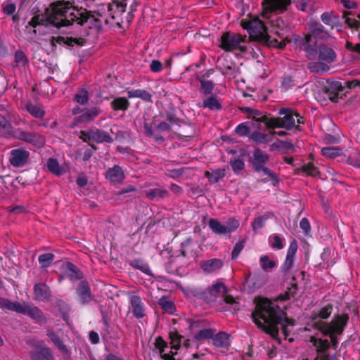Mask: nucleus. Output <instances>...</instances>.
<instances>
[{"label": "nucleus", "instance_id": "1", "mask_svg": "<svg viewBox=\"0 0 360 360\" xmlns=\"http://www.w3.org/2000/svg\"><path fill=\"white\" fill-rule=\"evenodd\" d=\"M115 8L120 13L124 11L122 4H103L92 13L82 8L78 9L69 1H57L51 4V12L48 20L57 27L68 26L76 22L90 29L98 30L102 26V18H115Z\"/></svg>", "mask_w": 360, "mask_h": 360}, {"label": "nucleus", "instance_id": "2", "mask_svg": "<svg viewBox=\"0 0 360 360\" xmlns=\"http://www.w3.org/2000/svg\"><path fill=\"white\" fill-rule=\"evenodd\" d=\"M253 322L266 333L275 338L279 329L285 336L289 335V327L294 326V321L286 317L285 313L274 302L266 299L259 300L252 313Z\"/></svg>", "mask_w": 360, "mask_h": 360}, {"label": "nucleus", "instance_id": "3", "mask_svg": "<svg viewBox=\"0 0 360 360\" xmlns=\"http://www.w3.org/2000/svg\"><path fill=\"white\" fill-rule=\"evenodd\" d=\"M243 27L247 30L251 37L257 40L264 41L270 46L283 49L286 45V42L284 40L281 41H278L276 39L271 40L267 32V26L264 22L259 18L243 22Z\"/></svg>", "mask_w": 360, "mask_h": 360}, {"label": "nucleus", "instance_id": "4", "mask_svg": "<svg viewBox=\"0 0 360 360\" xmlns=\"http://www.w3.org/2000/svg\"><path fill=\"white\" fill-rule=\"evenodd\" d=\"M279 115L283 116L273 117L270 129L283 128L287 131L300 130V124L304 123V118L297 110L292 108H281L279 110Z\"/></svg>", "mask_w": 360, "mask_h": 360}, {"label": "nucleus", "instance_id": "5", "mask_svg": "<svg viewBox=\"0 0 360 360\" xmlns=\"http://www.w3.org/2000/svg\"><path fill=\"white\" fill-rule=\"evenodd\" d=\"M169 338L171 340V350L166 352V349L168 348L167 342L160 336L155 338L154 346L155 352L159 354L163 360H176L174 356L176 352H174L172 349L177 350L181 344V340L184 338L179 335L176 332H170Z\"/></svg>", "mask_w": 360, "mask_h": 360}, {"label": "nucleus", "instance_id": "6", "mask_svg": "<svg viewBox=\"0 0 360 360\" xmlns=\"http://www.w3.org/2000/svg\"><path fill=\"white\" fill-rule=\"evenodd\" d=\"M246 37L233 32H224L219 39V46L227 52L238 51L240 53L247 52L245 45Z\"/></svg>", "mask_w": 360, "mask_h": 360}, {"label": "nucleus", "instance_id": "7", "mask_svg": "<svg viewBox=\"0 0 360 360\" xmlns=\"http://www.w3.org/2000/svg\"><path fill=\"white\" fill-rule=\"evenodd\" d=\"M270 155L266 152L259 148H255L252 151V156L251 158V163L252 168L255 172H262L264 174L268 175L270 179L276 183L278 179L275 172L266 167V163L269 161Z\"/></svg>", "mask_w": 360, "mask_h": 360}, {"label": "nucleus", "instance_id": "8", "mask_svg": "<svg viewBox=\"0 0 360 360\" xmlns=\"http://www.w3.org/2000/svg\"><path fill=\"white\" fill-rule=\"evenodd\" d=\"M13 137L30 143L37 148H42L46 143L45 138L42 135L25 131L21 128H17L13 131Z\"/></svg>", "mask_w": 360, "mask_h": 360}, {"label": "nucleus", "instance_id": "9", "mask_svg": "<svg viewBox=\"0 0 360 360\" xmlns=\"http://www.w3.org/2000/svg\"><path fill=\"white\" fill-rule=\"evenodd\" d=\"M348 319L347 314L337 315L329 323L321 322L320 330L323 334L340 335L344 331Z\"/></svg>", "mask_w": 360, "mask_h": 360}, {"label": "nucleus", "instance_id": "10", "mask_svg": "<svg viewBox=\"0 0 360 360\" xmlns=\"http://www.w3.org/2000/svg\"><path fill=\"white\" fill-rule=\"evenodd\" d=\"M290 3L291 0H264L262 16L264 19H269V15L273 12L282 13L286 11Z\"/></svg>", "mask_w": 360, "mask_h": 360}, {"label": "nucleus", "instance_id": "11", "mask_svg": "<svg viewBox=\"0 0 360 360\" xmlns=\"http://www.w3.org/2000/svg\"><path fill=\"white\" fill-rule=\"evenodd\" d=\"M295 44L297 48L304 51L307 56L310 58H314L317 53L316 41L313 39L311 34H304L298 36L295 39Z\"/></svg>", "mask_w": 360, "mask_h": 360}, {"label": "nucleus", "instance_id": "12", "mask_svg": "<svg viewBox=\"0 0 360 360\" xmlns=\"http://www.w3.org/2000/svg\"><path fill=\"white\" fill-rule=\"evenodd\" d=\"M18 313L28 316L34 320L35 323L39 324L46 322V318L44 312L39 307L32 304L20 303Z\"/></svg>", "mask_w": 360, "mask_h": 360}, {"label": "nucleus", "instance_id": "13", "mask_svg": "<svg viewBox=\"0 0 360 360\" xmlns=\"http://www.w3.org/2000/svg\"><path fill=\"white\" fill-rule=\"evenodd\" d=\"M310 342L316 347L318 353L314 360H336L335 356H330L326 354V352L330 347V342L327 339L317 338L311 337Z\"/></svg>", "mask_w": 360, "mask_h": 360}, {"label": "nucleus", "instance_id": "14", "mask_svg": "<svg viewBox=\"0 0 360 360\" xmlns=\"http://www.w3.org/2000/svg\"><path fill=\"white\" fill-rule=\"evenodd\" d=\"M32 360H54L50 348L43 343L35 345L30 352Z\"/></svg>", "mask_w": 360, "mask_h": 360}, {"label": "nucleus", "instance_id": "15", "mask_svg": "<svg viewBox=\"0 0 360 360\" xmlns=\"http://www.w3.org/2000/svg\"><path fill=\"white\" fill-rule=\"evenodd\" d=\"M30 155V152L24 148L13 149L10 153L9 161L13 167H21L28 162Z\"/></svg>", "mask_w": 360, "mask_h": 360}, {"label": "nucleus", "instance_id": "16", "mask_svg": "<svg viewBox=\"0 0 360 360\" xmlns=\"http://www.w3.org/2000/svg\"><path fill=\"white\" fill-rule=\"evenodd\" d=\"M129 308L134 316L138 319L146 316V306L140 296L133 294L129 297Z\"/></svg>", "mask_w": 360, "mask_h": 360}, {"label": "nucleus", "instance_id": "17", "mask_svg": "<svg viewBox=\"0 0 360 360\" xmlns=\"http://www.w3.org/2000/svg\"><path fill=\"white\" fill-rule=\"evenodd\" d=\"M307 26L309 34H311L313 39L326 40L328 38V32L319 22L311 20L307 22Z\"/></svg>", "mask_w": 360, "mask_h": 360}, {"label": "nucleus", "instance_id": "18", "mask_svg": "<svg viewBox=\"0 0 360 360\" xmlns=\"http://www.w3.org/2000/svg\"><path fill=\"white\" fill-rule=\"evenodd\" d=\"M248 118L252 119V121L250 123L257 129H259L260 123H264L266 129H271L273 117L270 115H262L261 111L253 109L251 116H249Z\"/></svg>", "mask_w": 360, "mask_h": 360}, {"label": "nucleus", "instance_id": "19", "mask_svg": "<svg viewBox=\"0 0 360 360\" xmlns=\"http://www.w3.org/2000/svg\"><path fill=\"white\" fill-rule=\"evenodd\" d=\"M105 176L110 183L113 184H120L123 182L125 174L122 168L116 165L106 170Z\"/></svg>", "mask_w": 360, "mask_h": 360}, {"label": "nucleus", "instance_id": "20", "mask_svg": "<svg viewBox=\"0 0 360 360\" xmlns=\"http://www.w3.org/2000/svg\"><path fill=\"white\" fill-rule=\"evenodd\" d=\"M316 55H318V60L328 64L335 62L337 57L335 51L326 44H321L317 47Z\"/></svg>", "mask_w": 360, "mask_h": 360}, {"label": "nucleus", "instance_id": "21", "mask_svg": "<svg viewBox=\"0 0 360 360\" xmlns=\"http://www.w3.org/2000/svg\"><path fill=\"white\" fill-rule=\"evenodd\" d=\"M86 135L89 139L93 140L98 143H111L115 139L109 133L98 129H93L88 131Z\"/></svg>", "mask_w": 360, "mask_h": 360}, {"label": "nucleus", "instance_id": "22", "mask_svg": "<svg viewBox=\"0 0 360 360\" xmlns=\"http://www.w3.org/2000/svg\"><path fill=\"white\" fill-rule=\"evenodd\" d=\"M77 295L83 304L89 303L93 300V295L89 283L86 281H81L76 288Z\"/></svg>", "mask_w": 360, "mask_h": 360}, {"label": "nucleus", "instance_id": "23", "mask_svg": "<svg viewBox=\"0 0 360 360\" xmlns=\"http://www.w3.org/2000/svg\"><path fill=\"white\" fill-rule=\"evenodd\" d=\"M34 298L41 302L49 301L51 297L50 288L44 283H36L34 285Z\"/></svg>", "mask_w": 360, "mask_h": 360}, {"label": "nucleus", "instance_id": "24", "mask_svg": "<svg viewBox=\"0 0 360 360\" xmlns=\"http://www.w3.org/2000/svg\"><path fill=\"white\" fill-rule=\"evenodd\" d=\"M297 250V243L293 239L288 247L285 259L282 265L283 271H288L294 264V257Z\"/></svg>", "mask_w": 360, "mask_h": 360}, {"label": "nucleus", "instance_id": "25", "mask_svg": "<svg viewBox=\"0 0 360 360\" xmlns=\"http://www.w3.org/2000/svg\"><path fill=\"white\" fill-rule=\"evenodd\" d=\"M224 262L220 259L213 258L201 262L200 267L207 274L218 272L223 266Z\"/></svg>", "mask_w": 360, "mask_h": 360}, {"label": "nucleus", "instance_id": "26", "mask_svg": "<svg viewBox=\"0 0 360 360\" xmlns=\"http://www.w3.org/2000/svg\"><path fill=\"white\" fill-rule=\"evenodd\" d=\"M343 91V86L340 82L334 81L328 83L326 90V94L333 102H337L339 94Z\"/></svg>", "mask_w": 360, "mask_h": 360}, {"label": "nucleus", "instance_id": "27", "mask_svg": "<svg viewBox=\"0 0 360 360\" xmlns=\"http://www.w3.org/2000/svg\"><path fill=\"white\" fill-rule=\"evenodd\" d=\"M23 108L35 118L42 119L45 115V110L40 104L28 101L25 103Z\"/></svg>", "mask_w": 360, "mask_h": 360}, {"label": "nucleus", "instance_id": "28", "mask_svg": "<svg viewBox=\"0 0 360 360\" xmlns=\"http://www.w3.org/2000/svg\"><path fill=\"white\" fill-rule=\"evenodd\" d=\"M110 108L115 111H126L130 107V102L125 97H113L110 103Z\"/></svg>", "mask_w": 360, "mask_h": 360}, {"label": "nucleus", "instance_id": "29", "mask_svg": "<svg viewBox=\"0 0 360 360\" xmlns=\"http://www.w3.org/2000/svg\"><path fill=\"white\" fill-rule=\"evenodd\" d=\"M146 196L151 200H159L167 198L169 196V192L163 188L158 187L146 191Z\"/></svg>", "mask_w": 360, "mask_h": 360}, {"label": "nucleus", "instance_id": "30", "mask_svg": "<svg viewBox=\"0 0 360 360\" xmlns=\"http://www.w3.org/2000/svg\"><path fill=\"white\" fill-rule=\"evenodd\" d=\"M213 345L217 347L226 348L230 345V339L228 333L219 332L212 337Z\"/></svg>", "mask_w": 360, "mask_h": 360}, {"label": "nucleus", "instance_id": "31", "mask_svg": "<svg viewBox=\"0 0 360 360\" xmlns=\"http://www.w3.org/2000/svg\"><path fill=\"white\" fill-rule=\"evenodd\" d=\"M46 335L49 338L50 340L58 347V349L63 353H67L68 349L65 345L60 340V337L52 329L48 328L46 330Z\"/></svg>", "mask_w": 360, "mask_h": 360}, {"label": "nucleus", "instance_id": "32", "mask_svg": "<svg viewBox=\"0 0 360 360\" xmlns=\"http://www.w3.org/2000/svg\"><path fill=\"white\" fill-rule=\"evenodd\" d=\"M308 69L311 72L325 73L330 70V67L328 66V64L326 63V62L318 60V61H313L309 63Z\"/></svg>", "mask_w": 360, "mask_h": 360}, {"label": "nucleus", "instance_id": "33", "mask_svg": "<svg viewBox=\"0 0 360 360\" xmlns=\"http://www.w3.org/2000/svg\"><path fill=\"white\" fill-rule=\"evenodd\" d=\"M264 281L260 278H255V277H251V274H249L246 277L245 282L243 283L245 288L248 289L249 292H254L256 289L260 288Z\"/></svg>", "mask_w": 360, "mask_h": 360}, {"label": "nucleus", "instance_id": "34", "mask_svg": "<svg viewBox=\"0 0 360 360\" xmlns=\"http://www.w3.org/2000/svg\"><path fill=\"white\" fill-rule=\"evenodd\" d=\"M48 170L56 176H60L65 173L64 169L59 165L56 158H50L46 162Z\"/></svg>", "mask_w": 360, "mask_h": 360}, {"label": "nucleus", "instance_id": "35", "mask_svg": "<svg viewBox=\"0 0 360 360\" xmlns=\"http://www.w3.org/2000/svg\"><path fill=\"white\" fill-rule=\"evenodd\" d=\"M332 311L333 305L328 304L326 306L320 309L318 311H314L311 315V319L313 321H316L319 319H326L330 316Z\"/></svg>", "mask_w": 360, "mask_h": 360}, {"label": "nucleus", "instance_id": "36", "mask_svg": "<svg viewBox=\"0 0 360 360\" xmlns=\"http://www.w3.org/2000/svg\"><path fill=\"white\" fill-rule=\"evenodd\" d=\"M203 108H208L210 110H218L221 109V105L217 96H211L205 98L202 104Z\"/></svg>", "mask_w": 360, "mask_h": 360}, {"label": "nucleus", "instance_id": "37", "mask_svg": "<svg viewBox=\"0 0 360 360\" xmlns=\"http://www.w3.org/2000/svg\"><path fill=\"white\" fill-rule=\"evenodd\" d=\"M129 98H139L145 101H151L152 95L144 89H133L127 91Z\"/></svg>", "mask_w": 360, "mask_h": 360}, {"label": "nucleus", "instance_id": "38", "mask_svg": "<svg viewBox=\"0 0 360 360\" xmlns=\"http://www.w3.org/2000/svg\"><path fill=\"white\" fill-rule=\"evenodd\" d=\"M210 229L215 234L226 235L227 231L224 224L216 219H210L208 221Z\"/></svg>", "mask_w": 360, "mask_h": 360}, {"label": "nucleus", "instance_id": "39", "mask_svg": "<svg viewBox=\"0 0 360 360\" xmlns=\"http://www.w3.org/2000/svg\"><path fill=\"white\" fill-rule=\"evenodd\" d=\"M13 132L11 124L0 115V136L10 137Z\"/></svg>", "mask_w": 360, "mask_h": 360}, {"label": "nucleus", "instance_id": "40", "mask_svg": "<svg viewBox=\"0 0 360 360\" xmlns=\"http://www.w3.org/2000/svg\"><path fill=\"white\" fill-rule=\"evenodd\" d=\"M101 112V110L100 108H96V107L91 108L80 115L79 120L81 122H91L95 117L98 116Z\"/></svg>", "mask_w": 360, "mask_h": 360}, {"label": "nucleus", "instance_id": "41", "mask_svg": "<svg viewBox=\"0 0 360 360\" xmlns=\"http://www.w3.org/2000/svg\"><path fill=\"white\" fill-rule=\"evenodd\" d=\"M209 297L214 300L217 295L219 293L225 294L226 292V287L223 283H217L211 288H207Z\"/></svg>", "mask_w": 360, "mask_h": 360}, {"label": "nucleus", "instance_id": "42", "mask_svg": "<svg viewBox=\"0 0 360 360\" xmlns=\"http://www.w3.org/2000/svg\"><path fill=\"white\" fill-rule=\"evenodd\" d=\"M205 176L212 183H217L225 176V170L224 169H217L210 172L206 171Z\"/></svg>", "mask_w": 360, "mask_h": 360}, {"label": "nucleus", "instance_id": "43", "mask_svg": "<svg viewBox=\"0 0 360 360\" xmlns=\"http://www.w3.org/2000/svg\"><path fill=\"white\" fill-rule=\"evenodd\" d=\"M200 83V90L205 96L212 94L215 84L210 80L205 79L203 77H197Z\"/></svg>", "mask_w": 360, "mask_h": 360}, {"label": "nucleus", "instance_id": "44", "mask_svg": "<svg viewBox=\"0 0 360 360\" xmlns=\"http://www.w3.org/2000/svg\"><path fill=\"white\" fill-rule=\"evenodd\" d=\"M215 333V330L212 328L200 329L196 331L194 338L198 341L206 340L212 338Z\"/></svg>", "mask_w": 360, "mask_h": 360}, {"label": "nucleus", "instance_id": "45", "mask_svg": "<svg viewBox=\"0 0 360 360\" xmlns=\"http://www.w3.org/2000/svg\"><path fill=\"white\" fill-rule=\"evenodd\" d=\"M268 241L269 245L274 250H281L284 248V239L277 234L269 236Z\"/></svg>", "mask_w": 360, "mask_h": 360}, {"label": "nucleus", "instance_id": "46", "mask_svg": "<svg viewBox=\"0 0 360 360\" xmlns=\"http://www.w3.org/2000/svg\"><path fill=\"white\" fill-rule=\"evenodd\" d=\"M20 303L19 302H11L10 300L0 297V308L18 313Z\"/></svg>", "mask_w": 360, "mask_h": 360}, {"label": "nucleus", "instance_id": "47", "mask_svg": "<svg viewBox=\"0 0 360 360\" xmlns=\"http://www.w3.org/2000/svg\"><path fill=\"white\" fill-rule=\"evenodd\" d=\"M46 18L43 15H36L33 16L29 21L27 28H28L29 26L33 27V32L37 34V27H40L41 26L44 25L46 22Z\"/></svg>", "mask_w": 360, "mask_h": 360}, {"label": "nucleus", "instance_id": "48", "mask_svg": "<svg viewBox=\"0 0 360 360\" xmlns=\"http://www.w3.org/2000/svg\"><path fill=\"white\" fill-rule=\"evenodd\" d=\"M67 276L72 280L80 279L82 277V273L76 266L71 262L66 264Z\"/></svg>", "mask_w": 360, "mask_h": 360}, {"label": "nucleus", "instance_id": "49", "mask_svg": "<svg viewBox=\"0 0 360 360\" xmlns=\"http://www.w3.org/2000/svg\"><path fill=\"white\" fill-rule=\"evenodd\" d=\"M158 304L162 307V309L165 311L169 314H172L175 311V307L174 303L171 300H169L165 297H162L159 299Z\"/></svg>", "mask_w": 360, "mask_h": 360}, {"label": "nucleus", "instance_id": "50", "mask_svg": "<svg viewBox=\"0 0 360 360\" xmlns=\"http://www.w3.org/2000/svg\"><path fill=\"white\" fill-rule=\"evenodd\" d=\"M74 100L80 105H85L89 101V91L84 88L78 89L75 95Z\"/></svg>", "mask_w": 360, "mask_h": 360}, {"label": "nucleus", "instance_id": "51", "mask_svg": "<svg viewBox=\"0 0 360 360\" xmlns=\"http://www.w3.org/2000/svg\"><path fill=\"white\" fill-rule=\"evenodd\" d=\"M15 66L25 68L28 64V60L25 53L20 50L15 51L14 55Z\"/></svg>", "mask_w": 360, "mask_h": 360}, {"label": "nucleus", "instance_id": "52", "mask_svg": "<svg viewBox=\"0 0 360 360\" xmlns=\"http://www.w3.org/2000/svg\"><path fill=\"white\" fill-rule=\"evenodd\" d=\"M259 263L262 269L266 271L271 270L276 266V262L274 260H271L268 255L261 256Z\"/></svg>", "mask_w": 360, "mask_h": 360}, {"label": "nucleus", "instance_id": "53", "mask_svg": "<svg viewBox=\"0 0 360 360\" xmlns=\"http://www.w3.org/2000/svg\"><path fill=\"white\" fill-rule=\"evenodd\" d=\"M249 138L256 143H265L269 141V136L259 131L251 133Z\"/></svg>", "mask_w": 360, "mask_h": 360}, {"label": "nucleus", "instance_id": "54", "mask_svg": "<svg viewBox=\"0 0 360 360\" xmlns=\"http://www.w3.org/2000/svg\"><path fill=\"white\" fill-rule=\"evenodd\" d=\"M54 255L51 252L44 253L39 256L38 260L41 266L47 268L50 266L54 259Z\"/></svg>", "mask_w": 360, "mask_h": 360}, {"label": "nucleus", "instance_id": "55", "mask_svg": "<svg viewBox=\"0 0 360 360\" xmlns=\"http://www.w3.org/2000/svg\"><path fill=\"white\" fill-rule=\"evenodd\" d=\"M250 122H245L238 124L236 129L235 132L240 136H250Z\"/></svg>", "mask_w": 360, "mask_h": 360}, {"label": "nucleus", "instance_id": "56", "mask_svg": "<svg viewBox=\"0 0 360 360\" xmlns=\"http://www.w3.org/2000/svg\"><path fill=\"white\" fill-rule=\"evenodd\" d=\"M191 293L193 296L201 299L207 303L212 302V299L209 297L207 288L205 290L194 288L191 290Z\"/></svg>", "mask_w": 360, "mask_h": 360}, {"label": "nucleus", "instance_id": "57", "mask_svg": "<svg viewBox=\"0 0 360 360\" xmlns=\"http://www.w3.org/2000/svg\"><path fill=\"white\" fill-rule=\"evenodd\" d=\"M130 265L134 269H139L145 274H148L150 271L149 266L140 259H133L130 262Z\"/></svg>", "mask_w": 360, "mask_h": 360}, {"label": "nucleus", "instance_id": "58", "mask_svg": "<svg viewBox=\"0 0 360 360\" xmlns=\"http://www.w3.org/2000/svg\"><path fill=\"white\" fill-rule=\"evenodd\" d=\"M268 219L269 215L267 214L256 217L252 223L253 231L256 232L257 230L262 229Z\"/></svg>", "mask_w": 360, "mask_h": 360}, {"label": "nucleus", "instance_id": "59", "mask_svg": "<svg viewBox=\"0 0 360 360\" xmlns=\"http://www.w3.org/2000/svg\"><path fill=\"white\" fill-rule=\"evenodd\" d=\"M340 153L341 149L335 147H324L321 149L322 155L329 158L338 156Z\"/></svg>", "mask_w": 360, "mask_h": 360}, {"label": "nucleus", "instance_id": "60", "mask_svg": "<svg viewBox=\"0 0 360 360\" xmlns=\"http://www.w3.org/2000/svg\"><path fill=\"white\" fill-rule=\"evenodd\" d=\"M278 148L283 153H294L296 151L295 146L292 144V143L290 141H280Z\"/></svg>", "mask_w": 360, "mask_h": 360}, {"label": "nucleus", "instance_id": "61", "mask_svg": "<svg viewBox=\"0 0 360 360\" xmlns=\"http://www.w3.org/2000/svg\"><path fill=\"white\" fill-rule=\"evenodd\" d=\"M231 168L235 174H238L245 168V163L243 160L238 158L230 162Z\"/></svg>", "mask_w": 360, "mask_h": 360}, {"label": "nucleus", "instance_id": "62", "mask_svg": "<svg viewBox=\"0 0 360 360\" xmlns=\"http://www.w3.org/2000/svg\"><path fill=\"white\" fill-rule=\"evenodd\" d=\"M302 172H305L307 175L311 176H316L319 174L318 169L311 163L304 164L301 168Z\"/></svg>", "mask_w": 360, "mask_h": 360}, {"label": "nucleus", "instance_id": "63", "mask_svg": "<svg viewBox=\"0 0 360 360\" xmlns=\"http://www.w3.org/2000/svg\"><path fill=\"white\" fill-rule=\"evenodd\" d=\"M239 225L240 222L238 220L233 218L229 219L226 222V225H225L227 234L236 231Z\"/></svg>", "mask_w": 360, "mask_h": 360}, {"label": "nucleus", "instance_id": "64", "mask_svg": "<svg viewBox=\"0 0 360 360\" xmlns=\"http://www.w3.org/2000/svg\"><path fill=\"white\" fill-rule=\"evenodd\" d=\"M321 20L322 22L328 25L333 27L336 22L335 16L332 15L329 13L325 12L321 15Z\"/></svg>", "mask_w": 360, "mask_h": 360}]
</instances>
